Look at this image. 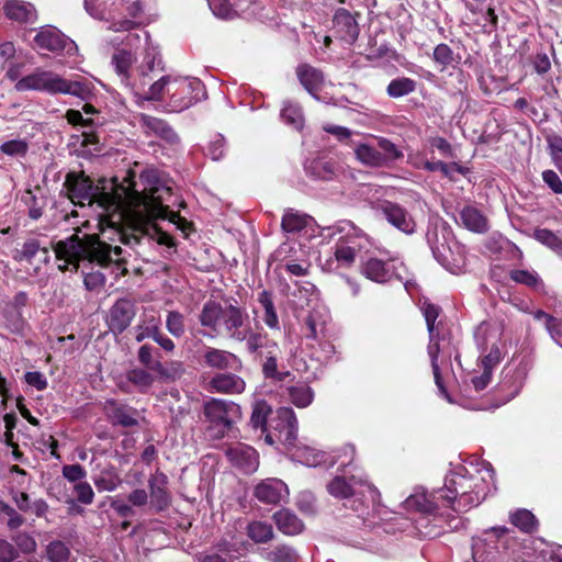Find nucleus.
<instances>
[{
	"mask_svg": "<svg viewBox=\"0 0 562 562\" xmlns=\"http://www.w3.org/2000/svg\"><path fill=\"white\" fill-rule=\"evenodd\" d=\"M305 336L310 339H316L318 335V330H322L324 327V322H319V314L317 312H311L305 321Z\"/></svg>",
	"mask_w": 562,
	"mask_h": 562,
	"instance_id": "obj_56",
	"label": "nucleus"
},
{
	"mask_svg": "<svg viewBox=\"0 0 562 562\" xmlns=\"http://www.w3.org/2000/svg\"><path fill=\"white\" fill-rule=\"evenodd\" d=\"M85 286L89 291H97L104 286L105 276L100 271L89 272L85 276Z\"/></svg>",
	"mask_w": 562,
	"mask_h": 562,
	"instance_id": "obj_62",
	"label": "nucleus"
},
{
	"mask_svg": "<svg viewBox=\"0 0 562 562\" xmlns=\"http://www.w3.org/2000/svg\"><path fill=\"white\" fill-rule=\"evenodd\" d=\"M134 316V304L126 299L117 300L110 308L108 318L109 328L115 334H121L130 326Z\"/></svg>",
	"mask_w": 562,
	"mask_h": 562,
	"instance_id": "obj_16",
	"label": "nucleus"
},
{
	"mask_svg": "<svg viewBox=\"0 0 562 562\" xmlns=\"http://www.w3.org/2000/svg\"><path fill=\"white\" fill-rule=\"evenodd\" d=\"M434 59L442 66L453 61V53L447 44H439L434 49Z\"/></svg>",
	"mask_w": 562,
	"mask_h": 562,
	"instance_id": "obj_61",
	"label": "nucleus"
},
{
	"mask_svg": "<svg viewBox=\"0 0 562 562\" xmlns=\"http://www.w3.org/2000/svg\"><path fill=\"white\" fill-rule=\"evenodd\" d=\"M169 102L167 104L170 112H181L204 94V87L196 78L175 77L171 86L168 88Z\"/></svg>",
	"mask_w": 562,
	"mask_h": 562,
	"instance_id": "obj_7",
	"label": "nucleus"
},
{
	"mask_svg": "<svg viewBox=\"0 0 562 562\" xmlns=\"http://www.w3.org/2000/svg\"><path fill=\"white\" fill-rule=\"evenodd\" d=\"M94 86L85 78L68 80L63 77L60 94H70L81 100H89L93 95Z\"/></svg>",
	"mask_w": 562,
	"mask_h": 562,
	"instance_id": "obj_30",
	"label": "nucleus"
},
{
	"mask_svg": "<svg viewBox=\"0 0 562 562\" xmlns=\"http://www.w3.org/2000/svg\"><path fill=\"white\" fill-rule=\"evenodd\" d=\"M54 250L57 260L64 261V263L58 265L61 271L68 270L70 266L74 270H77L80 260H88L90 262L95 261L102 267L113 263L116 277L127 273L123 249L120 246L112 247L101 241L97 235H85L83 238H80L75 234L65 240L58 241Z\"/></svg>",
	"mask_w": 562,
	"mask_h": 562,
	"instance_id": "obj_2",
	"label": "nucleus"
},
{
	"mask_svg": "<svg viewBox=\"0 0 562 562\" xmlns=\"http://www.w3.org/2000/svg\"><path fill=\"white\" fill-rule=\"evenodd\" d=\"M127 380L139 390L145 391L154 383V376L144 369L134 368L126 373Z\"/></svg>",
	"mask_w": 562,
	"mask_h": 562,
	"instance_id": "obj_46",
	"label": "nucleus"
},
{
	"mask_svg": "<svg viewBox=\"0 0 562 562\" xmlns=\"http://www.w3.org/2000/svg\"><path fill=\"white\" fill-rule=\"evenodd\" d=\"M441 502L438 491L428 495L424 491H416L405 499V507L417 512L432 514L439 508Z\"/></svg>",
	"mask_w": 562,
	"mask_h": 562,
	"instance_id": "obj_25",
	"label": "nucleus"
},
{
	"mask_svg": "<svg viewBox=\"0 0 562 562\" xmlns=\"http://www.w3.org/2000/svg\"><path fill=\"white\" fill-rule=\"evenodd\" d=\"M142 191L134 189V183L123 189V193L105 187L94 186L92 180L83 173L69 172L66 176L65 187L68 198L74 204L93 205L102 210L100 214L105 217L112 227L124 224L132 229L128 236L119 232L120 239L125 245L138 243V236L148 233L151 222L159 218H169L175 222L176 214L165 204L171 189L165 186L154 169L145 170L139 176Z\"/></svg>",
	"mask_w": 562,
	"mask_h": 562,
	"instance_id": "obj_1",
	"label": "nucleus"
},
{
	"mask_svg": "<svg viewBox=\"0 0 562 562\" xmlns=\"http://www.w3.org/2000/svg\"><path fill=\"white\" fill-rule=\"evenodd\" d=\"M273 520L278 529L285 535H297L303 530V522L288 509L274 513Z\"/></svg>",
	"mask_w": 562,
	"mask_h": 562,
	"instance_id": "obj_32",
	"label": "nucleus"
},
{
	"mask_svg": "<svg viewBox=\"0 0 562 562\" xmlns=\"http://www.w3.org/2000/svg\"><path fill=\"white\" fill-rule=\"evenodd\" d=\"M271 414V407L265 402H256L252 408L250 423L254 428L265 430L268 416Z\"/></svg>",
	"mask_w": 562,
	"mask_h": 562,
	"instance_id": "obj_45",
	"label": "nucleus"
},
{
	"mask_svg": "<svg viewBox=\"0 0 562 562\" xmlns=\"http://www.w3.org/2000/svg\"><path fill=\"white\" fill-rule=\"evenodd\" d=\"M278 422L276 430L279 432V439L288 447L295 448L297 437V419L295 413L290 407H280L277 411Z\"/></svg>",
	"mask_w": 562,
	"mask_h": 562,
	"instance_id": "obj_17",
	"label": "nucleus"
},
{
	"mask_svg": "<svg viewBox=\"0 0 562 562\" xmlns=\"http://www.w3.org/2000/svg\"><path fill=\"white\" fill-rule=\"evenodd\" d=\"M327 491L336 498L357 497L353 503L360 502L362 497L370 498L372 503H376L380 499L379 490L364 476L357 477L352 475L348 479L336 476L328 483Z\"/></svg>",
	"mask_w": 562,
	"mask_h": 562,
	"instance_id": "obj_6",
	"label": "nucleus"
},
{
	"mask_svg": "<svg viewBox=\"0 0 562 562\" xmlns=\"http://www.w3.org/2000/svg\"><path fill=\"white\" fill-rule=\"evenodd\" d=\"M307 171L317 179L329 180L335 175L334 165L330 161L314 160L307 167Z\"/></svg>",
	"mask_w": 562,
	"mask_h": 562,
	"instance_id": "obj_47",
	"label": "nucleus"
},
{
	"mask_svg": "<svg viewBox=\"0 0 562 562\" xmlns=\"http://www.w3.org/2000/svg\"><path fill=\"white\" fill-rule=\"evenodd\" d=\"M293 457L307 467L318 465L324 458V454L311 447H296Z\"/></svg>",
	"mask_w": 562,
	"mask_h": 562,
	"instance_id": "obj_44",
	"label": "nucleus"
},
{
	"mask_svg": "<svg viewBox=\"0 0 562 562\" xmlns=\"http://www.w3.org/2000/svg\"><path fill=\"white\" fill-rule=\"evenodd\" d=\"M207 391L222 394H241L246 389V382L235 373H217L207 382Z\"/></svg>",
	"mask_w": 562,
	"mask_h": 562,
	"instance_id": "obj_20",
	"label": "nucleus"
},
{
	"mask_svg": "<svg viewBox=\"0 0 562 562\" xmlns=\"http://www.w3.org/2000/svg\"><path fill=\"white\" fill-rule=\"evenodd\" d=\"M204 415L209 423L206 434L212 439L223 438L232 428L240 407L231 401L211 398L204 403Z\"/></svg>",
	"mask_w": 562,
	"mask_h": 562,
	"instance_id": "obj_5",
	"label": "nucleus"
},
{
	"mask_svg": "<svg viewBox=\"0 0 562 562\" xmlns=\"http://www.w3.org/2000/svg\"><path fill=\"white\" fill-rule=\"evenodd\" d=\"M225 456L235 468L245 474H251L259 467V454L250 446L237 442L225 450Z\"/></svg>",
	"mask_w": 562,
	"mask_h": 562,
	"instance_id": "obj_10",
	"label": "nucleus"
},
{
	"mask_svg": "<svg viewBox=\"0 0 562 562\" xmlns=\"http://www.w3.org/2000/svg\"><path fill=\"white\" fill-rule=\"evenodd\" d=\"M61 83L63 77L60 75L37 68L32 74L19 79L14 89L18 92L35 90L49 94H58L61 90Z\"/></svg>",
	"mask_w": 562,
	"mask_h": 562,
	"instance_id": "obj_8",
	"label": "nucleus"
},
{
	"mask_svg": "<svg viewBox=\"0 0 562 562\" xmlns=\"http://www.w3.org/2000/svg\"><path fill=\"white\" fill-rule=\"evenodd\" d=\"M168 477L161 471L156 470L148 479L150 492V504L158 510H164L169 506L170 496L167 490Z\"/></svg>",
	"mask_w": 562,
	"mask_h": 562,
	"instance_id": "obj_22",
	"label": "nucleus"
},
{
	"mask_svg": "<svg viewBox=\"0 0 562 562\" xmlns=\"http://www.w3.org/2000/svg\"><path fill=\"white\" fill-rule=\"evenodd\" d=\"M108 414L113 424L123 427H132L138 423V412L130 406L110 402L108 404Z\"/></svg>",
	"mask_w": 562,
	"mask_h": 562,
	"instance_id": "obj_29",
	"label": "nucleus"
},
{
	"mask_svg": "<svg viewBox=\"0 0 562 562\" xmlns=\"http://www.w3.org/2000/svg\"><path fill=\"white\" fill-rule=\"evenodd\" d=\"M542 179L546 184L557 194L562 193V181L559 175L553 170H546L542 172Z\"/></svg>",
	"mask_w": 562,
	"mask_h": 562,
	"instance_id": "obj_64",
	"label": "nucleus"
},
{
	"mask_svg": "<svg viewBox=\"0 0 562 562\" xmlns=\"http://www.w3.org/2000/svg\"><path fill=\"white\" fill-rule=\"evenodd\" d=\"M49 562H74L68 547L61 541H53L46 548Z\"/></svg>",
	"mask_w": 562,
	"mask_h": 562,
	"instance_id": "obj_42",
	"label": "nucleus"
},
{
	"mask_svg": "<svg viewBox=\"0 0 562 562\" xmlns=\"http://www.w3.org/2000/svg\"><path fill=\"white\" fill-rule=\"evenodd\" d=\"M533 237L542 245L552 249L559 256H562V239L552 231L547 228H537L533 232Z\"/></svg>",
	"mask_w": 562,
	"mask_h": 562,
	"instance_id": "obj_41",
	"label": "nucleus"
},
{
	"mask_svg": "<svg viewBox=\"0 0 562 562\" xmlns=\"http://www.w3.org/2000/svg\"><path fill=\"white\" fill-rule=\"evenodd\" d=\"M376 209L398 231L405 234H413L416 231L414 217L402 205L391 201H382L378 204Z\"/></svg>",
	"mask_w": 562,
	"mask_h": 562,
	"instance_id": "obj_9",
	"label": "nucleus"
},
{
	"mask_svg": "<svg viewBox=\"0 0 562 562\" xmlns=\"http://www.w3.org/2000/svg\"><path fill=\"white\" fill-rule=\"evenodd\" d=\"M225 313L226 307H223L217 302L209 301L203 305L199 319L203 327H207L213 331L221 334V326Z\"/></svg>",
	"mask_w": 562,
	"mask_h": 562,
	"instance_id": "obj_27",
	"label": "nucleus"
},
{
	"mask_svg": "<svg viewBox=\"0 0 562 562\" xmlns=\"http://www.w3.org/2000/svg\"><path fill=\"white\" fill-rule=\"evenodd\" d=\"M508 532L506 527H493L485 531V538L473 539L472 559L480 562H492L497 554V539Z\"/></svg>",
	"mask_w": 562,
	"mask_h": 562,
	"instance_id": "obj_11",
	"label": "nucleus"
},
{
	"mask_svg": "<svg viewBox=\"0 0 562 562\" xmlns=\"http://www.w3.org/2000/svg\"><path fill=\"white\" fill-rule=\"evenodd\" d=\"M77 499L82 504H91L93 501V490L87 482H79L75 485Z\"/></svg>",
	"mask_w": 562,
	"mask_h": 562,
	"instance_id": "obj_63",
	"label": "nucleus"
},
{
	"mask_svg": "<svg viewBox=\"0 0 562 562\" xmlns=\"http://www.w3.org/2000/svg\"><path fill=\"white\" fill-rule=\"evenodd\" d=\"M429 336H432V333L436 330V321L439 316L440 308L431 303H424L422 307Z\"/></svg>",
	"mask_w": 562,
	"mask_h": 562,
	"instance_id": "obj_57",
	"label": "nucleus"
},
{
	"mask_svg": "<svg viewBox=\"0 0 562 562\" xmlns=\"http://www.w3.org/2000/svg\"><path fill=\"white\" fill-rule=\"evenodd\" d=\"M311 220L312 217L305 213L288 209L283 213L281 227L288 234L299 233L308 225Z\"/></svg>",
	"mask_w": 562,
	"mask_h": 562,
	"instance_id": "obj_33",
	"label": "nucleus"
},
{
	"mask_svg": "<svg viewBox=\"0 0 562 562\" xmlns=\"http://www.w3.org/2000/svg\"><path fill=\"white\" fill-rule=\"evenodd\" d=\"M260 345V350L265 349L266 358L262 363L263 375L268 379L273 378L278 379L279 381L283 380L282 374L278 372V357L280 355V348L278 344L262 335Z\"/></svg>",
	"mask_w": 562,
	"mask_h": 562,
	"instance_id": "obj_24",
	"label": "nucleus"
},
{
	"mask_svg": "<svg viewBox=\"0 0 562 562\" xmlns=\"http://www.w3.org/2000/svg\"><path fill=\"white\" fill-rule=\"evenodd\" d=\"M223 331L231 340L243 342L249 353L260 351L262 335L251 328L246 311L235 305L226 306V313L222 322Z\"/></svg>",
	"mask_w": 562,
	"mask_h": 562,
	"instance_id": "obj_4",
	"label": "nucleus"
},
{
	"mask_svg": "<svg viewBox=\"0 0 562 562\" xmlns=\"http://www.w3.org/2000/svg\"><path fill=\"white\" fill-rule=\"evenodd\" d=\"M166 328L173 337H181L186 331L183 315L177 311L169 312L166 319Z\"/></svg>",
	"mask_w": 562,
	"mask_h": 562,
	"instance_id": "obj_49",
	"label": "nucleus"
},
{
	"mask_svg": "<svg viewBox=\"0 0 562 562\" xmlns=\"http://www.w3.org/2000/svg\"><path fill=\"white\" fill-rule=\"evenodd\" d=\"M333 23L342 41L349 44L357 41L360 33L359 25L356 18L347 9H338L334 14Z\"/></svg>",
	"mask_w": 562,
	"mask_h": 562,
	"instance_id": "obj_23",
	"label": "nucleus"
},
{
	"mask_svg": "<svg viewBox=\"0 0 562 562\" xmlns=\"http://www.w3.org/2000/svg\"><path fill=\"white\" fill-rule=\"evenodd\" d=\"M248 537L257 543H265L272 539V526L268 522L252 521L247 526Z\"/></svg>",
	"mask_w": 562,
	"mask_h": 562,
	"instance_id": "obj_40",
	"label": "nucleus"
},
{
	"mask_svg": "<svg viewBox=\"0 0 562 562\" xmlns=\"http://www.w3.org/2000/svg\"><path fill=\"white\" fill-rule=\"evenodd\" d=\"M467 474H469V470L459 465L446 476L443 488L438 491L442 505L458 506L461 487L467 483Z\"/></svg>",
	"mask_w": 562,
	"mask_h": 562,
	"instance_id": "obj_14",
	"label": "nucleus"
},
{
	"mask_svg": "<svg viewBox=\"0 0 562 562\" xmlns=\"http://www.w3.org/2000/svg\"><path fill=\"white\" fill-rule=\"evenodd\" d=\"M416 89V82L415 80L407 78V77H401L393 79L387 88L386 92L391 98H401L404 95H407L412 92H414Z\"/></svg>",
	"mask_w": 562,
	"mask_h": 562,
	"instance_id": "obj_39",
	"label": "nucleus"
},
{
	"mask_svg": "<svg viewBox=\"0 0 562 562\" xmlns=\"http://www.w3.org/2000/svg\"><path fill=\"white\" fill-rule=\"evenodd\" d=\"M269 562H297L296 552L286 546H280L267 553Z\"/></svg>",
	"mask_w": 562,
	"mask_h": 562,
	"instance_id": "obj_50",
	"label": "nucleus"
},
{
	"mask_svg": "<svg viewBox=\"0 0 562 562\" xmlns=\"http://www.w3.org/2000/svg\"><path fill=\"white\" fill-rule=\"evenodd\" d=\"M37 47L50 52H69L75 43L55 27L42 29L34 38Z\"/></svg>",
	"mask_w": 562,
	"mask_h": 562,
	"instance_id": "obj_19",
	"label": "nucleus"
},
{
	"mask_svg": "<svg viewBox=\"0 0 562 562\" xmlns=\"http://www.w3.org/2000/svg\"><path fill=\"white\" fill-rule=\"evenodd\" d=\"M281 117L288 125L295 130H301L304 124L302 110L299 105L286 103L281 110Z\"/></svg>",
	"mask_w": 562,
	"mask_h": 562,
	"instance_id": "obj_43",
	"label": "nucleus"
},
{
	"mask_svg": "<svg viewBox=\"0 0 562 562\" xmlns=\"http://www.w3.org/2000/svg\"><path fill=\"white\" fill-rule=\"evenodd\" d=\"M136 57L131 50L119 49L112 56V64L115 67L116 72L121 76L122 81L128 85L130 68L135 63Z\"/></svg>",
	"mask_w": 562,
	"mask_h": 562,
	"instance_id": "obj_36",
	"label": "nucleus"
},
{
	"mask_svg": "<svg viewBox=\"0 0 562 562\" xmlns=\"http://www.w3.org/2000/svg\"><path fill=\"white\" fill-rule=\"evenodd\" d=\"M533 317L539 321L543 322L546 325V328L548 333L550 334L552 339H558L560 342H562V339L559 336L558 333V326L561 324L558 319L552 317L551 315L547 314L546 312L538 310L533 313Z\"/></svg>",
	"mask_w": 562,
	"mask_h": 562,
	"instance_id": "obj_54",
	"label": "nucleus"
},
{
	"mask_svg": "<svg viewBox=\"0 0 562 562\" xmlns=\"http://www.w3.org/2000/svg\"><path fill=\"white\" fill-rule=\"evenodd\" d=\"M288 393L290 401L300 408L307 407L314 398L313 390L304 384L289 387Z\"/></svg>",
	"mask_w": 562,
	"mask_h": 562,
	"instance_id": "obj_38",
	"label": "nucleus"
},
{
	"mask_svg": "<svg viewBox=\"0 0 562 562\" xmlns=\"http://www.w3.org/2000/svg\"><path fill=\"white\" fill-rule=\"evenodd\" d=\"M432 252L436 259L450 272L458 274L462 272L465 266V258L463 249L454 244V249L445 244L436 245L432 247Z\"/></svg>",
	"mask_w": 562,
	"mask_h": 562,
	"instance_id": "obj_18",
	"label": "nucleus"
},
{
	"mask_svg": "<svg viewBox=\"0 0 562 562\" xmlns=\"http://www.w3.org/2000/svg\"><path fill=\"white\" fill-rule=\"evenodd\" d=\"M93 483L99 492H112L121 485L122 480L115 468L109 465L94 475Z\"/></svg>",
	"mask_w": 562,
	"mask_h": 562,
	"instance_id": "obj_35",
	"label": "nucleus"
},
{
	"mask_svg": "<svg viewBox=\"0 0 562 562\" xmlns=\"http://www.w3.org/2000/svg\"><path fill=\"white\" fill-rule=\"evenodd\" d=\"M204 363L216 370H239L243 367L241 360L227 350L206 347L203 353Z\"/></svg>",
	"mask_w": 562,
	"mask_h": 562,
	"instance_id": "obj_21",
	"label": "nucleus"
},
{
	"mask_svg": "<svg viewBox=\"0 0 562 562\" xmlns=\"http://www.w3.org/2000/svg\"><path fill=\"white\" fill-rule=\"evenodd\" d=\"M460 221L471 232L483 234L488 231L487 217L474 206H464L460 211Z\"/></svg>",
	"mask_w": 562,
	"mask_h": 562,
	"instance_id": "obj_28",
	"label": "nucleus"
},
{
	"mask_svg": "<svg viewBox=\"0 0 562 562\" xmlns=\"http://www.w3.org/2000/svg\"><path fill=\"white\" fill-rule=\"evenodd\" d=\"M139 123L140 126L145 130L146 134H154L171 144L178 140L177 134L167 124V122L161 119L142 114Z\"/></svg>",
	"mask_w": 562,
	"mask_h": 562,
	"instance_id": "obj_26",
	"label": "nucleus"
},
{
	"mask_svg": "<svg viewBox=\"0 0 562 562\" xmlns=\"http://www.w3.org/2000/svg\"><path fill=\"white\" fill-rule=\"evenodd\" d=\"M87 12L93 16L100 15L105 10H111L117 4V0H85Z\"/></svg>",
	"mask_w": 562,
	"mask_h": 562,
	"instance_id": "obj_55",
	"label": "nucleus"
},
{
	"mask_svg": "<svg viewBox=\"0 0 562 562\" xmlns=\"http://www.w3.org/2000/svg\"><path fill=\"white\" fill-rule=\"evenodd\" d=\"M510 279L517 283L525 284L530 288H538L541 285V280L537 272L529 270H513Z\"/></svg>",
	"mask_w": 562,
	"mask_h": 562,
	"instance_id": "obj_51",
	"label": "nucleus"
},
{
	"mask_svg": "<svg viewBox=\"0 0 562 562\" xmlns=\"http://www.w3.org/2000/svg\"><path fill=\"white\" fill-rule=\"evenodd\" d=\"M353 153L361 165L370 168L390 167L404 157L393 142L382 136H371V140L356 144Z\"/></svg>",
	"mask_w": 562,
	"mask_h": 562,
	"instance_id": "obj_3",
	"label": "nucleus"
},
{
	"mask_svg": "<svg viewBox=\"0 0 562 562\" xmlns=\"http://www.w3.org/2000/svg\"><path fill=\"white\" fill-rule=\"evenodd\" d=\"M471 477L470 473L467 474V483L463 484L460 492V497L458 499V506H452V508L457 512L459 510H468L469 508L473 507L474 504H468V499L471 498Z\"/></svg>",
	"mask_w": 562,
	"mask_h": 562,
	"instance_id": "obj_59",
	"label": "nucleus"
},
{
	"mask_svg": "<svg viewBox=\"0 0 562 562\" xmlns=\"http://www.w3.org/2000/svg\"><path fill=\"white\" fill-rule=\"evenodd\" d=\"M335 258L339 263L349 267L356 260V250L344 244L337 245L335 249Z\"/></svg>",
	"mask_w": 562,
	"mask_h": 562,
	"instance_id": "obj_58",
	"label": "nucleus"
},
{
	"mask_svg": "<svg viewBox=\"0 0 562 562\" xmlns=\"http://www.w3.org/2000/svg\"><path fill=\"white\" fill-rule=\"evenodd\" d=\"M5 15L13 21L20 23L33 22L36 16L34 7L19 0H11L4 7Z\"/></svg>",
	"mask_w": 562,
	"mask_h": 562,
	"instance_id": "obj_31",
	"label": "nucleus"
},
{
	"mask_svg": "<svg viewBox=\"0 0 562 562\" xmlns=\"http://www.w3.org/2000/svg\"><path fill=\"white\" fill-rule=\"evenodd\" d=\"M1 153L8 155V156H20L23 157L26 155L29 150V144L27 142L23 139H11L8 142H4L0 146Z\"/></svg>",
	"mask_w": 562,
	"mask_h": 562,
	"instance_id": "obj_53",
	"label": "nucleus"
},
{
	"mask_svg": "<svg viewBox=\"0 0 562 562\" xmlns=\"http://www.w3.org/2000/svg\"><path fill=\"white\" fill-rule=\"evenodd\" d=\"M510 522L526 533H532L538 526L537 518L527 509H518L510 514Z\"/></svg>",
	"mask_w": 562,
	"mask_h": 562,
	"instance_id": "obj_37",
	"label": "nucleus"
},
{
	"mask_svg": "<svg viewBox=\"0 0 562 562\" xmlns=\"http://www.w3.org/2000/svg\"><path fill=\"white\" fill-rule=\"evenodd\" d=\"M173 78L164 76L156 80L148 88L146 99L150 101H161L164 93H168V88L171 86Z\"/></svg>",
	"mask_w": 562,
	"mask_h": 562,
	"instance_id": "obj_48",
	"label": "nucleus"
},
{
	"mask_svg": "<svg viewBox=\"0 0 562 562\" xmlns=\"http://www.w3.org/2000/svg\"><path fill=\"white\" fill-rule=\"evenodd\" d=\"M256 498L266 504H279L289 495L288 485L276 477L262 480L255 487Z\"/></svg>",
	"mask_w": 562,
	"mask_h": 562,
	"instance_id": "obj_15",
	"label": "nucleus"
},
{
	"mask_svg": "<svg viewBox=\"0 0 562 562\" xmlns=\"http://www.w3.org/2000/svg\"><path fill=\"white\" fill-rule=\"evenodd\" d=\"M213 13L222 19H231L235 14L236 3L231 0H209Z\"/></svg>",
	"mask_w": 562,
	"mask_h": 562,
	"instance_id": "obj_52",
	"label": "nucleus"
},
{
	"mask_svg": "<svg viewBox=\"0 0 562 562\" xmlns=\"http://www.w3.org/2000/svg\"><path fill=\"white\" fill-rule=\"evenodd\" d=\"M361 273L378 283H385L393 277H400L394 259L382 260L376 257H370L361 265Z\"/></svg>",
	"mask_w": 562,
	"mask_h": 562,
	"instance_id": "obj_13",
	"label": "nucleus"
},
{
	"mask_svg": "<svg viewBox=\"0 0 562 562\" xmlns=\"http://www.w3.org/2000/svg\"><path fill=\"white\" fill-rule=\"evenodd\" d=\"M296 75L302 86L310 93L318 90L324 81L323 74L308 65H300L296 69Z\"/></svg>",
	"mask_w": 562,
	"mask_h": 562,
	"instance_id": "obj_34",
	"label": "nucleus"
},
{
	"mask_svg": "<svg viewBox=\"0 0 562 562\" xmlns=\"http://www.w3.org/2000/svg\"><path fill=\"white\" fill-rule=\"evenodd\" d=\"M474 472L470 471L471 484V498L468 504L477 506L490 493L491 485L494 483V471L490 463H482L481 467H472Z\"/></svg>",
	"mask_w": 562,
	"mask_h": 562,
	"instance_id": "obj_12",
	"label": "nucleus"
},
{
	"mask_svg": "<svg viewBox=\"0 0 562 562\" xmlns=\"http://www.w3.org/2000/svg\"><path fill=\"white\" fill-rule=\"evenodd\" d=\"M66 120L74 126H81L90 128L94 125L91 117H83L82 113L78 110L70 109L65 114Z\"/></svg>",
	"mask_w": 562,
	"mask_h": 562,
	"instance_id": "obj_60",
	"label": "nucleus"
}]
</instances>
